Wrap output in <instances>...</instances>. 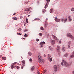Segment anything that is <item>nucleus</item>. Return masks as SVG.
<instances>
[{
    "instance_id": "obj_42",
    "label": "nucleus",
    "mask_w": 74,
    "mask_h": 74,
    "mask_svg": "<svg viewBox=\"0 0 74 74\" xmlns=\"http://www.w3.org/2000/svg\"><path fill=\"white\" fill-rule=\"evenodd\" d=\"M68 18H69V19H71V16H69V17H68Z\"/></svg>"
},
{
    "instance_id": "obj_41",
    "label": "nucleus",
    "mask_w": 74,
    "mask_h": 74,
    "mask_svg": "<svg viewBox=\"0 0 74 74\" xmlns=\"http://www.w3.org/2000/svg\"><path fill=\"white\" fill-rule=\"evenodd\" d=\"M68 48H70V45H69L68 46Z\"/></svg>"
},
{
    "instance_id": "obj_53",
    "label": "nucleus",
    "mask_w": 74,
    "mask_h": 74,
    "mask_svg": "<svg viewBox=\"0 0 74 74\" xmlns=\"http://www.w3.org/2000/svg\"><path fill=\"white\" fill-rule=\"evenodd\" d=\"M44 56L45 57L46 56V55L45 54H44Z\"/></svg>"
},
{
    "instance_id": "obj_15",
    "label": "nucleus",
    "mask_w": 74,
    "mask_h": 74,
    "mask_svg": "<svg viewBox=\"0 0 74 74\" xmlns=\"http://www.w3.org/2000/svg\"><path fill=\"white\" fill-rule=\"evenodd\" d=\"M68 56H69V53H66L64 55V56H65V57H67Z\"/></svg>"
},
{
    "instance_id": "obj_57",
    "label": "nucleus",
    "mask_w": 74,
    "mask_h": 74,
    "mask_svg": "<svg viewBox=\"0 0 74 74\" xmlns=\"http://www.w3.org/2000/svg\"><path fill=\"white\" fill-rule=\"evenodd\" d=\"M23 39H24V40H25V38H23Z\"/></svg>"
},
{
    "instance_id": "obj_30",
    "label": "nucleus",
    "mask_w": 74,
    "mask_h": 74,
    "mask_svg": "<svg viewBox=\"0 0 74 74\" xmlns=\"http://www.w3.org/2000/svg\"><path fill=\"white\" fill-rule=\"evenodd\" d=\"M22 63H23V64H25V60H23L22 61Z\"/></svg>"
},
{
    "instance_id": "obj_4",
    "label": "nucleus",
    "mask_w": 74,
    "mask_h": 74,
    "mask_svg": "<svg viewBox=\"0 0 74 74\" xmlns=\"http://www.w3.org/2000/svg\"><path fill=\"white\" fill-rule=\"evenodd\" d=\"M54 71L56 72L58 70V65H54Z\"/></svg>"
},
{
    "instance_id": "obj_46",
    "label": "nucleus",
    "mask_w": 74,
    "mask_h": 74,
    "mask_svg": "<svg viewBox=\"0 0 74 74\" xmlns=\"http://www.w3.org/2000/svg\"><path fill=\"white\" fill-rule=\"evenodd\" d=\"M19 35L20 36H21V35H22V34H20V33H19Z\"/></svg>"
},
{
    "instance_id": "obj_35",
    "label": "nucleus",
    "mask_w": 74,
    "mask_h": 74,
    "mask_svg": "<svg viewBox=\"0 0 74 74\" xmlns=\"http://www.w3.org/2000/svg\"><path fill=\"white\" fill-rule=\"evenodd\" d=\"M16 13H14V14L12 15H16Z\"/></svg>"
},
{
    "instance_id": "obj_63",
    "label": "nucleus",
    "mask_w": 74,
    "mask_h": 74,
    "mask_svg": "<svg viewBox=\"0 0 74 74\" xmlns=\"http://www.w3.org/2000/svg\"><path fill=\"white\" fill-rule=\"evenodd\" d=\"M37 19H35V20H37Z\"/></svg>"
},
{
    "instance_id": "obj_48",
    "label": "nucleus",
    "mask_w": 74,
    "mask_h": 74,
    "mask_svg": "<svg viewBox=\"0 0 74 74\" xmlns=\"http://www.w3.org/2000/svg\"><path fill=\"white\" fill-rule=\"evenodd\" d=\"M42 47H43L42 45H41V46H40V47H41V48H42Z\"/></svg>"
},
{
    "instance_id": "obj_36",
    "label": "nucleus",
    "mask_w": 74,
    "mask_h": 74,
    "mask_svg": "<svg viewBox=\"0 0 74 74\" xmlns=\"http://www.w3.org/2000/svg\"><path fill=\"white\" fill-rule=\"evenodd\" d=\"M70 43H71V42H70V41L69 42H68V44L69 45H70Z\"/></svg>"
},
{
    "instance_id": "obj_23",
    "label": "nucleus",
    "mask_w": 74,
    "mask_h": 74,
    "mask_svg": "<svg viewBox=\"0 0 74 74\" xmlns=\"http://www.w3.org/2000/svg\"><path fill=\"white\" fill-rule=\"evenodd\" d=\"M42 12H43L44 13L45 12L46 10H45V9H43V10H42Z\"/></svg>"
},
{
    "instance_id": "obj_3",
    "label": "nucleus",
    "mask_w": 74,
    "mask_h": 74,
    "mask_svg": "<svg viewBox=\"0 0 74 74\" xmlns=\"http://www.w3.org/2000/svg\"><path fill=\"white\" fill-rule=\"evenodd\" d=\"M51 54H49L48 55V60H49L50 62H51L52 60V58H51Z\"/></svg>"
},
{
    "instance_id": "obj_62",
    "label": "nucleus",
    "mask_w": 74,
    "mask_h": 74,
    "mask_svg": "<svg viewBox=\"0 0 74 74\" xmlns=\"http://www.w3.org/2000/svg\"><path fill=\"white\" fill-rule=\"evenodd\" d=\"M46 21H48V19H46Z\"/></svg>"
},
{
    "instance_id": "obj_50",
    "label": "nucleus",
    "mask_w": 74,
    "mask_h": 74,
    "mask_svg": "<svg viewBox=\"0 0 74 74\" xmlns=\"http://www.w3.org/2000/svg\"><path fill=\"white\" fill-rule=\"evenodd\" d=\"M63 19H62V22H63Z\"/></svg>"
},
{
    "instance_id": "obj_31",
    "label": "nucleus",
    "mask_w": 74,
    "mask_h": 74,
    "mask_svg": "<svg viewBox=\"0 0 74 74\" xmlns=\"http://www.w3.org/2000/svg\"><path fill=\"white\" fill-rule=\"evenodd\" d=\"M29 61L31 62H32V59L30 58L29 60Z\"/></svg>"
},
{
    "instance_id": "obj_61",
    "label": "nucleus",
    "mask_w": 74,
    "mask_h": 74,
    "mask_svg": "<svg viewBox=\"0 0 74 74\" xmlns=\"http://www.w3.org/2000/svg\"><path fill=\"white\" fill-rule=\"evenodd\" d=\"M17 34L18 35H19V34L18 33H17Z\"/></svg>"
},
{
    "instance_id": "obj_12",
    "label": "nucleus",
    "mask_w": 74,
    "mask_h": 74,
    "mask_svg": "<svg viewBox=\"0 0 74 74\" xmlns=\"http://www.w3.org/2000/svg\"><path fill=\"white\" fill-rule=\"evenodd\" d=\"M60 47L59 46H57V49L58 51H60Z\"/></svg>"
},
{
    "instance_id": "obj_7",
    "label": "nucleus",
    "mask_w": 74,
    "mask_h": 74,
    "mask_svg": "<svg viewBox=\"0 0 74 74\" xmlns=\"http://www.w3.org/2000/svg\"><path fill=\"white\" fill-rule=\"evenodd\" d=\"M30 10V8H27L24 10L25 11H29Z\"/></svg>"
},
{
    "instance_id": "obj_21",
    "label": "nucleus",
    "mask_w": 74,
    "mask_h": 74,
    "mask_svg": "<svg viewBox=\"0 0 74 74\" xmlns=\"http://www.w3.org/2000/svg\"><path fill=\"white\" fill-rule=\"evenodd\" d=\"M50 13H52V9H51L50 10Z\"/></svg>"
},
{
    "instance_id": "obj_51",
    "label": "nucleus",
    "mask_w": 74,
    "mask_h": 74,
    "mask_svg": "<svg viewBox=\"0 0 74 74\" xmlns=\"http://www.w3.org/2000/svg\"><path fill=\"white\" fill-rule=\"evenodd\" d=\"M17 69H19V67L17 66Z\"/></svg>"
},
{
    "instance_id": "obj_19",
    "label": "nucleus",
    "mask_w": 74,
    "mask_h": 74,
    "mask_svg": "<svg viewBox=\"0 0 74 74\" xmlns=\"http://www.w3.org/2000/svg\"><path fill=\"white\" fill-rule=\"evenodd\" d=\"M27 3H28V2H27L26 1H25L24 3L25 4H27Z\"/></svg>"
},
{
    "instance_id": "obj_34",
    "label": "nucleus",
    "mask_w": 74,
    "mask_h": 74,
    "mask_svg": "<svg viewBox=\"0 0 74 74\" xmlns=\"http://www.w3.org/2000/svg\"><path fill=\"white\" fill-rule=\"evenodd\" d=\"M19 17H20V19H22V18H23V17H22V16H20Z\"/></svg>"
},
{
    "instance_id": "obj_45",
    "label": "nucleus",
    "mask_w": 74,
    "mask_h": 74,
    "mask_svg": "<svg viewBox=\"0 0 74 74\" xmlns=\"http://www.w3.org/2000/svg\"><path fill=\"white\" fill-rule=\"evenodd\" d=\"M66 21H67V19H65V20H64L65 22H66Z\"/></svg>"
},
{
    "instance_id": "obj_33",
    "label": "nucleus",
    "mask_w": 74,
    "mask_h": 74,
    "mask_svg": "<svg viewBox=\"0 0 74 74\" xmlns=\"http://www.w3.org/2000/svg\"><path fill=\"white\" fill-rule=\"evenodd\" d=\"M24 32H27L28 30L27 29H25L24 30Z\"/></svg>"
},
{
    "instance_id": "obj_17",
    "label": "nucleus",
    "mask_w": 74,
    "mask_h": 74,
    "mask_svg": "<svg viewBox=\"0 0 74 74\" xmlns=\"http://www.w3.org/2000/svg\"><path fill=\"white\" fill-rule=\"evenodd\" d=\"M34 69H35V68L34 66L32 67L31 68V70L32 71H33V70H34Z\"/></svg>"
},
{
    "instance_id": "obj_9",
    "label": "nucleus",
    "mask_w": 74,
    "mask_h": 74,
    "mask_svg": "<svg viewBox=\"0 0 74 74\" xmlns=\"http://www.w3.org/2000/svg\"><path fill=\"white\" fill-rule=\"evenodd\" d=\"M45 44V42L43 41L42 42H41L40 44V45H44V44Z\"/></svg>"
},
{
    "instance_id": "obj_32",
    "label": "nucleus",
    "mask_w": 74,
    "mask_h": 74,
    "mask_svg": "<svg viewBox=\"0 0 74 74\" xmlns=\"http://www.w3.org/2000/svg\"><path fill=\"white\" fill-rule=\"evenodd\" d=\"M47 71V70H44V73H45Z\"/></svg>"
},
{
    "instance_id": "obj_2",
    "label": "nucleus",
    "mask_w": 74,
    "mask_h": 74,
    "mask_svg": "<svg viewBox=\"0 0 74 74\" xmlns=\"http://www.w3.org/2000/svg\"><path fill=\"white\" fill-rule=\"evenodd\" d=\"M63 63L64 64L65 66L66 67H67L69 66V64H68V63L66 62V61L64 60H62V61L61 63V64L62 66H63Z\"/></svg>"
},
{
    "instance_id": "obj_29",
    "label": "nucleus",
    "mask_w": 74,
    "mask_h": 74,
    "mask_svg": "<svg viewBox=\"0 0 74 74\" xmlns=\"http://www.w3.org/2000/svg\"><path fill=\"white\" fill-rule=\"evenodd\" d=\"M74 55H71L70 56V58H74Z\"/></svg>"
},
{
    "instance_id": "obj_43",
    "label": "nucleus",
    "mask_w": 74,
    "mask_h": 74,
    "mask_svg": "<svg viewBox=\"0 0 74 74\" xmlns=\"http://www.w3.org/2000/svg\"><path fill=\"white\" fill-rule=\"evenodd\" d=\"M39 41V39H36V41Z\"/></svg>"
},
{
    "instance_id": "obj_16",
    "label": "nucleus",
    "mask_w": 74,
    "mask_h": 74,
    "mask_svg": "<svg viewBox=\"0 0 74 74\" xmlns=\"http://www.w3.org/2000/svg\"><path fill=\"white\" fill-rule=\"evenodd\" d=\"M62 50L63 51H66V48L64 47H63L62 48Z\"/></svg>"
},
{
    "instance_id": "obj_20",
    "label": "nucleus",
    "mask_w": 74,
    "mask_h": 74,
    "mask_svg": "<svg viewBox=\"0 0 74 74\" xmlns=\"http://www.w3.org/2000/svg\"><path fill=\"white\" fill-rule=\"evenodd\" d=\"M15 68V66H14V65H12L11 67V68L12 69H14V68Z\"/></svg>"
},
{
    "instance_id": "obj_40",
    "label": "nucleus",
    "mask_w": 74,
    "mask_h": 74,
    "mask_svg": "<svg viewBox=\"0 0 74 74\" xmlns=\"http://www.w3.org/2000/svg\"><path fill=\"white\" fill-rule=\"evenodd\" d=\"M21 30H22V29H21V28H19V31H21Z\"/></svg>"
},
{
    "instance_id": "obj_60",
    "label": "nucleus",
    "mask_w": 74,
    "mask_h": 74,
    "mask_svg": "<svg viewBox=\"0 0 74 74\" xmlns=\"http://www.w3.org/2000/svg\"><path fill=\"white\" fill-rule=\"evenodd\" d=\"M59 55H60V53H59Z\"/></svg>"
},
{
    "instance_id": "obj_64",
    "label": "nucleus",
    "mask_w": 74,
    "mask_h": 74,
    "mask_svg": "<svg viewBox=\"0 0 74 74\" xmlns=\"http://www.w3.org/2000/svg\"><path fill=\"white\" fill-rule=\"evenodd\" d=\"M23 66H25V64H23Z\"/></svg>"
},
{
    "instance_id": "obj_39",
    "label": "nucleus",
    "mask_w": 74,
    "mask_h": 74,
    "mask_svg": "<svg viewBox=\"0 0 74 74\" xmlns=\"http://www.w3.org/2000/svg\"><path fill=\"white\" fill-rule=\"evenodd\" d=\"M69 21H72L71 19H69Z\"/></svg>"
},
{
    "instance_id": "obj_49",
    "label": "nucleus",
    "mask_w": 74,
    "mask_h": 74,
    "mask_svg": "<svg viewBox=\"0 0 74 74\" xmlns=\"http://www.w3.org/2000/svg\"><path fill=\"white\" fill-rule=\"evenodd\" d=\"M39 2H40V1H38V3H38V4H39Z\"/></svg>"
},
{
    "instance_id": "obj_22",
    "label": "nucleus",
    "mask_w": 74,
    "mask_h": 74,
    "mask_svg": "<svg viewBox=\"0 0 74 74\" xmlns=\"http://www.w3.org/2000/svg\"><path fill=\"white\" fill-rule=\"evenodd\" d=\"M71 11H74V8H72L71 9Z\"/></svg>"
},
{
    "instance_id": "obj_10",
    "label": "nucleus",
    "mask_w": 74,
    "mask_h": 74,
    "mask_svg": "<svg viewBox=\"0 0 74 74\" xmlns=\"http://www.w3.org/2000/svg\"><path fill=\"white\" fill-rule=\"evenodd\" d=\"M48 25V23H47V22H45V27H47Z\"/></svg>"
},
{
    "instance_id": "obj_37",
    "label": "nucleus",
    "mask_w": 74,
    "mask_h": 74,
    "mask_svg": "<svg viewBox=\"0 0 74 74\" xmlns=\"http://www.w3.org/2000/svg\"><path fill=\"white\" fill-rule=\"evenodd\" d=\"M59 43L60 44H61L62 43V42H61V40H60L59 41Z\"/></svg>"
},
{
    "instance_id": "obj_25",
    "label": "nucleus",
    "mask_w": 74,
    "mask_h": 74,
    "mask_svg": "<svg viewBox=\"0 0 74 74\" xmlns=\"http://www.w3.org/2000/svg\"><path fill=\"white\" fill-rule=\"evenodd\" d=\"M40 29H41V30H44V28L42 27H40Z\"/></svg>"
},
{
    "instance_id": "obj_8",
    "label": "nucleus",
    "mask_w": 74,
    "mask_h": 74,
    "mask_svg": "<svg viewBox=\"0 0 74 74\" xmlns=\"http://www.w3.org/2000/svg\"><path fill=\"white\" fill-rule=\"evenodd\" d=\"M49 49H50V50H51V51H53V48H52V47H51V46H49Z\"/></svg>"
},
{
    "instance_id": "obj_56",
    "label": "nucleus",
    "mask_w": 74,
    "mask_h": 74,
    "mask_svg": "<svg viewBox=\"0 0 74 74\" xmlns=\"http://www.w3.org/2000/svg\"><path fill=\"white\" fill-rule=\"evenodd\" d=\"M14 20L15 21V20H17V19H14Z\"/></svg>"
},
{
    "instance_id": "obj_27",
    "label": "nucleus",
    "mask_w": 74,
    "mask_h": 74,
    "mask_svg": "<svg viewBox=\"0 0 74 74\" xmlns=\"http://www.w3.org/2000/svg\"><path fill=\"white\" fill-rule=\"evenodd\" d=\"M28 19H26V23H28Z\"/></svg>"
},
{
    "instance_id": "obj_5",
    "label": "nucleus",
    "mask_w": 74,
    "mask_h": 74,
    "mask_svg": "<svg viewBox=\"0 0 74 74\" xmlns=\"http://www.w3.org/2000/svg\"><path fill=\"white\" fill-rule=\"evenodd\" d=\"M52 36L53 38V39H55V40H57V41H58V39L57 37H56V36L54 35H52Z\"/></svg>"
},
{
    "instance_id": "obj_44",
    "label": "nucleus",
    "mask_w": 74,
    "mask_h": 74,
    "mask_svg": "<svg viewBox=\"0 0 74 74\" xmlns=\"http://www.w3.org/2000/svg\"><path fill=\"white\" fill-rule=\"evenodd\" d=\"M37 72L38 74H40V72H39V71H37Z\"/></svg>"
},
{
    "instance_id": "obj_28",
    "label": "nucleus",
    "mask_w": 74,
    "mask_h": 74,
    "mask_svg": "<svg viewBox=\"0 0 74 74\" xmlns=\"http://www.w3.org/2000/svg\"><path fill=\"white\" fill-rule=\"evenodd\" d=\"M46 1L47 2V3H48L49 1H50V0H46Z\"/></svg>"
},
{
    "instance_id": "obj_55",
    "label": "nucleus",
    "mask_w": 74,
    "mask_h": 74,
    "mask_svg": "<svg viewBox=\"0 0 74 74\" xmlns=\"http://www.w3.org/2000/svg\"><path fill=\"white\" fill-rule=\"evenodd\" d=\"M24 26H26V25L25 24H24Z\"/></svg>"
},
{
    "instance_id": "obj_18",
    "label": "nucleus",
    "mask_w": 74,
    "mask_h": 74,
    "mask_svg": "<svg viewBox=\"0 0 74 74\" xmlns=\"http://www.w3.org/2000/svg\"><path fill=\"white\" fill-rule=\"evenodd\" d=\"M6 57H5V58L2 57V60H6Z\"/></svg>"
},
{
    "instance_id": "obj_14",
    "label": "nucleus",
    "mask_w": 74,
    "mask_h": 74,
    "mask_svg": "<svg viewBox=\"0 0 74 74\" xmlns=\"http://www.w3.org/2000/svg\"><path fill=\"white\" fill-rule=\"evenodd\" d=\"M48 4H47V3H46L45 6V8L46 9V8L48 7Z\"/></svg>"
},
{
    "instance_id": "obj_47",
    "label": "nucleus",
    "mask_w": 74,
    "mask_h": 74,
    "mask_svg": "<svg viewBox=\"0 0 74 74\" xmlns=\"http://www.w3.org/2000/svg\"><path fill=\"white\" fill-rule=\"evenodd\" d=\"M16 62H14V63L13 64V65H14V64H16Z\"/></svg>"
},
{
    "instance_id": "obj_11",
    "label": "nucleus",
    "mask_w": 74,
    "mask_h": 74,
    "mask_svg": "<svg viewBox=\"0 0 74 74\" xmlns=\"http://www.w3.org/2000/svg\"><path fill=\"white\" fill-rule=\"evenodd\" d=\"M55 21L57 22H59L60 21V19H55Z\"/></svg>"
},
{
    "instance_id": "obj_26",
    "label": "nucleus",
    "mask_w": 74,
    "mask_h": 74,
    "mask_svg": "<svg viewBox=\"0 0 74 74\" xmlns=\"http://www.w3.org/2000/svg\"><path fill=\"white\" fill-rule=\"evenodd\" d=\"M39 36H42V33H40L39 34Z\"/></svg>"
},
{
    "instance_id": "obj_38",
    "label": "nucleus",
    "mask_w": 74,
    "mask_h": 74,
    "mask_svg": "<svg viewBox=\"0 0 74 74\" xmlns=\"http://www.w3.org/2000/svg\"><path fill=\"white\" fill-rule=\"evenodd\" d=\"M21 69H23V66H21Z\"/></svg>"
},
{
    "instance_id": "obj_24",
    "label": "nucleus",
    "mask_w": 74,
    "mask_h": 74,
    "mask_svg": "<svg viewBox=\"0 0 74 74\" xmlns=\"http://www.w3.org/2000/svg\"><path fill=\"white\" fill-rule=\"evenodd\" d=\"M27 36H28V35L27 34H25L24 35V37H27Z\"/></svg>"
},
{
    "instance_id": "obj_54",
    "label": "nucleus",
    "mask_w": 74,
    "mask_h": 74,
    "mask_svg": "<svg viewBox=\"0 0 74 74\" xmlns=\"http://www.w3.org/2000/svg\"><path fill=\"white\" fill-rule=\"evenodd\" d=\"M55 19H58V18H57V17H55Z\"/></svg>"
},
{
    "instance_id": "obj_13",
    "label": "nucleus",
    "mask_w": 74,
    "mask_h": 74,
    "mask_svg": "<svg viewBox=\"0 0 74 74\" xmlns=\"http://www.w3.org/2000/svg\"><path fill=\"white\" fill-rule=\"evenodd\" d=\"M28 54L29 56H32V52H31L29 51Z\"/></svg>"
},
{
    "instance_id": "obj_52",
    "label": "nucleus",
    "mask_w": 74,
    "mask_h": 74,
    "mask_svg": "<svg viewBox=\"0 0 74 74\" xmlns=\"http://www.w3.org/2000/svg\"><path fill=\"white\" fill-rule=\"evenodd\" d=\"M72 73H73V74H74V71H73Z\"/></svg>"
},
{
    "instance_id": "obj_6",
    "label": "nucleus",
    "mask_w": 74,
    "mask_h": 74,
    "mask_svg": "<svg viewBox=\"0 0 74 74\" xmlns=\"http://www.w3.org/2000/svg\"><path fill=\"white\" fill-rule=\"evenodd\" d=\"M55 40H52L51 41V44L53 45V44H55Z\"/></svg>"
},
{
    "instance_id": "obj_59",
    "label": "nucleus",
    "mask_w": 74,
    "mask_h": 74,
    "mask_svg": "<svg viewBox=\"0 0 74 74\" xmlns=\"http://www.w3.org/2000/svg\"><path fill=\"white\" fill-rule=\"evenodd\" d=\"M30 16V15H29L28 16V17H29Z\"/></svg>"
},
{
    "instance_id": "obj_58",
    "label": "nucleus",
    "mask_w": 74,
    "mask_h": 74,
    "mask_svg": "<svg viewBox=\"0 0 74 74\" xmlns=\"http://www.w3.org/2000/svg\"><path fill=\"white\" fill-rule=\"evenodd\" d=\"M13 19H16V18H13Z\"/></svg>"
},
{
    "instance_id": "obj_1",
    "label": "nucleus",
    "mask_w": 74,
    "mask_h": 74,
    "mask_svg": "<svg viewBox=\"0 0 74 74\" xmlns=\"http://www.w3.org/2000/svg\"><path fill=\"white\" fill-rule=\"evenodd\" d=\"M38 59L39 60L38 62L40 63H42V62L44 63V60L42 59L41 56H39L38 57Z\"/></svg>"
}]
</instances>
